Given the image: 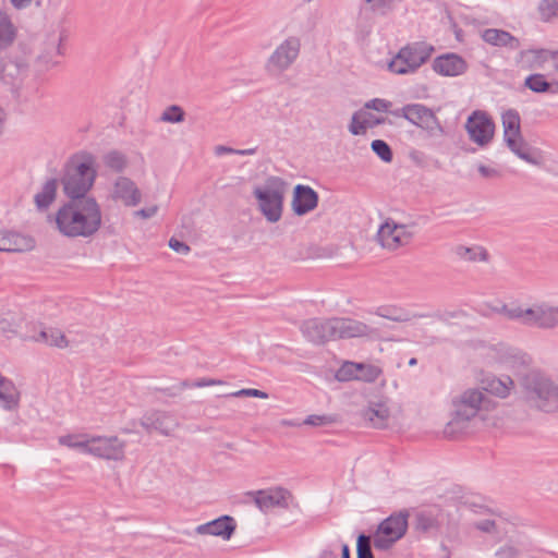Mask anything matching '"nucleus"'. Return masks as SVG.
Returning <instances> with one entry per match:
<instances>
[{
  "label": "nucleus",
  "instance_id": "obj_1",
  "mask_svg": "<svg viewBox=\"0 0 558 558\" xmlns=\"http://www.w3.org/2000/svg\"><path fill=\"white\" fill-rule=\"evenodd\" d=\"M58 231L68 238H90L101 227L102 215L95 198L69 199L56 213Z\"/></svg>",
  "mask_w": 558,
  "mask_h": 558
},
{
  "label": "nucleus",
  "instance_id": "obj_2",
  "mask_svg": "<svg viewBox=\"0 0 558 558\" xmlns=\"http://www.w3.org/2000/svg\"><path fill=\"white\" fill-rule=\"evenodd\" d=\"M97 178L96 157L86 150L73 154L64 163L60 182L69 199L94 198L87 193Z\"/></svg>",
  "mask_w": 558,
  "mask_h": 558
},
{
  "label": "nucleus",
  "instance_id": "obj_3",
  "mask_svg": "<svg viewBox=\"0 0 558 558\" xmlns=\"http://www.w3.org/2000/svg\"><path fill=\"white\" fill-rule=\"evenodd\" d=\"M526 401L539 411L551 413L558 409V386L539 372H530L522 378Z\"/></svg>",
  "mask_w": 558,
  "mask_h": 558
},
{
  "label": "nucleus",
  "instance_id": "obj_4",
  "mask_svg": "<svg viewBox=\"0 0 558 558\" xmlns=\"http://www.w3.org/2000/svg\"><path fill=\"white\" fill-rule=\"evenodd\" d=\"M485 400L480 389H468L458 399L453 400V416L447 423L444 434L449 438H457L464 433L468 423L477 415Z\"/></svg>",
  "mask_w": 558,
  "mask_h": 558
},
{
  "label": "nucleus",
  "instance_id": "obj_5",
  "mask_svg": "<svg viewBox=\"0 0 558 558\" xmlns=\"http://www.w3.org/2000/svg\"><path fill=\"white\" fill-rule=\"evenodd\" d=\"M409 510L401 509L384 519L373 535L375 549L380 551L390 550L398 541L403 538L409 529Z\"/></svg>",
  "mask_w": 558,
  "mask_h": 558
},
{
  "label": "nucleus",
  "instance_id": "obj_6",
  "mask_svg": "<svg viewBox=\"0 0 558 558\" xmlns=\"http://www.w3.org/2000/svg\"><path fill=\"white\" fill-rule=\"evenodd\" d=\"M434 48L425 43H412L402 47L388 62V70L398 75L415 73L426 63Z\"/></svg>",
  "mask_w": 558,
  "mask_h": 558
},
{
  "label": "nucleus",
  "instance_id": "obj_7",
  "mask_svg": "<svg viewBox=\"0 0 558 558\" xmlns=\"http://www.w3.org/2000/svg\"><path fill=\"white\" fill-rule=\"evenodd\" d=\"M283 193V181L274 177L267 180L265 186H256L253 191L259 210L269 222H277L281 218Z\"/></svg>",
  "mask_w": 558,
  "mask_h": 558
},
{
  "label": "nucleus",
  "instance_id": "obj_8",
  "mask_svg": "<svg viewBox=\"0 0 558 558\" xmlns=\"http://www.w3.org/2000/svg\"><path fill=\"white\" fill-rule=\"evenodd\" d=\"M501 120L504 126V140L510 150L522 160L532 165H538V158L531 153V149L521 136V119L519 112L515 109H509L502 113Z\"/></svg>",
  "mask_w": 558,
  "mask_h": 558
},
{
  "label": "nucleus",
  "instance_id": "obj_9",
  "mask_svg": "<svg viewBox=\"0 0 558 558\" xmlns=\"http://www.w3.org/2000/svg\"><path fill=\"white\" fill-rule=\"evenodd\" d=\"M82 450L106 460H121L124 457V442L118 437H93L81 441Z\"/></svg>",
  "mask_w": 558,
  "mask_h": 558
},
{
  "label": "nucleus",
  "instance_id": "obj_10",
  "mask_svg": "<svg viewBox=\"0 0 558 558\" xmlns=\"http://www.w3.org/2000/svg\"><path fill=\"white\" fill-rule=\"evenodd\" d=\"M301 50V40L296 36L284 39L270 54L266 68L270 72H283L298 59Z\"/></svg>",
  "mask_w": 558,
  "mask_h": 558
},
{
  "label": "nucleus",
  "instance_id": "obj_11",
  "mask_svg": "<svg viewBox=\"0 0 558 558\" xmlns=\"http://www.w3.org/2000/svg\"><path fill=\"white\" fill-rule=\"evenodd\" d=\"M413 235L414 233L407 225H399L393 220H387L378 229L376 238L384 248L396 251L408 245L412 241Z\"/></svg>",
  "mask_w": 558,
  "mask_h": 558
},
{
  "label": "nucleus",
  "instance_id": "obj_12",
  "mask_svg": "<svg viewBox=\"0 0 558 558\" xmlns=\"http://www.w3.org/2000/svg\"><path fill=\"white\" fill-rule=\"evenodd\" d=\"M246 495L253 499L255 506L264 513L272 508L288 509L289 500L293 498L291 492L284 487L277 486L268 489L247 492Z\"/></svg>",
  "mask_w": 558,
  "mask_h": 558
},
{
  "label": "nucleus",
  "instance_id": "obj_13",
  "mask_svg": "<svg viewBox=\"0 0 558 558\" xmlns=\"http://www.w3.org/2000/svg\"><path fill=\"white\" fill-rule=\"evenodd\" d=\"M335 319L332 318H310L304 320L300 330L303 337L316 345L325 344L336 340Z\"/></svg>",
  "mask_w": 558,
  "mask_h": 558
},
{
  "label": "nucleus",
  "instance_id": "obj_14",
  "mask_svg": "<svg viewBox=\"0 0 558 558\" xmlns=\"http://www.w3.org/2000/svg\"><path fill=\"white\" fill-rule=\"evenodd\" d=\"M465 129L470 138L478 146L488 145L494 136L495 124L484 111H474L466 120Z\"/></svg>",
  "mask_w": 558,
  "mask_h": 558
},
{
  "label": "nucleus",
  "instance_id": "obj_15",
  "mask_svg": "<svg viewBox=\"0 0 558 558\" xmlns=\"http://www.w3.org/2000/svg\"><path fill=\"white\" fill-rule=\"evenodd\" d=\"M444 519V510L439 506H432L415 512L413 526L420 533H436L439 532Z\"/></svg>",
  "mask_w": 558,
  "mask_h": 558
},
{
  "label": "nucleus",
  "instance_id": "obj_16",
  "mask_svg": "<svg viewBox=\"0 0 558 558\" xmlns=\"http://www.w3.org/2000/svg\"><path fill=\"white\" fill-rule=\"evenodd\" d=\"M292 210L296 216H304L318 205V193L308 185L298 184L293 189Z\"/></svg>",
  "mask_w": 558,
  "mask_h": 558
},
{
  "label": "nucleus",
  "instance_id": "obj_17",
  "mask_svg": "<svg viewBox=\"0 0 558 558\" xmlns=\"http://www.w3.org/2000/svg\"><path fill=\"white\" fill-rule=\"evenodd\" d=\"M235 530L236 521L229 514L220 515L219 518L196 527V532L198 534L218 536L225 541H229L233 536Z\"/></svg>",
  "mask_w": 558,
  "mask_h": 558
},
{
  "label": "nucleus",
  "instance_id": "obj_18",
  "mask_svg": "<svg viewBox=\"0 0 558 558\" xmlns=\"http://www.w3.org/2000/svg\"><path fill=\"white\" fill-rule=\"evenodd\" d=\"M433 70L442 76H458L468 70L466 61L457 53H446L434 59Z\"/></svg>",
  "mask_w": 558,
  "mask_h": 558
},
{
  "label": "nucleus",
  "instance_id": "obj_19",
  "mask_svg": "<svg viewBox=\"0 0 558 558\" xmlns=\"http://www.w3.org/2000/svg\"><path fill=\"white\" fill-rule=\"evenodd\" d=\"M336 340L369 336L374 330L363 322L349 317H333Z\"/></svg>",
  "mask_w": 558,
  "mask_h": 558
},
{
  "label": "nucleus",
  "instance_id": "obj_20",
  "mask_svg": "<svg viewBox=\"0 0 558 558\" xmlns=\"http://www.w3.org/2000/svg\"><path fill=\"white\" fill-rule=\"evenodd\" d=\"M112 198L121 201L128 207H134L141 203L142 194L134 181L119 177L113 184Z\"/></svg>",
  "mask_w": 558,
  "mask_h": 558
},
{
  "label": "nucleus",
  "instance_id": "obj_21",
  "mask_svg": "<svg viewBox=\"0 0 558 558\" xmlns=\"http://www.w3.org/2000/svg\"><path fill=\"white\" fill-rule=\"evenodd\" d=\"M531 327L553 329L558 326V306L547 303L534 304Z\"/></svg>",
  "mask_w": 558,
  "mask_h": 558
},
{
  "label": "nucleus",
  "instance_id": "obj_22",
  "mask_svg": "<svg viewBox=\"0 0 558 558\" xmlns=\"http://www.w3.org/2000/svg\"><path fill=\"white\" fill-rule=\"evenodd\" d=\"M141 426L150 434L156 430L168 436L173 429V420L171 415L162 411H154L145 414L140 422Z\"/></svg>",
  "mask_w": 558,
  "mask_h": 558
},
{
  "label": "nucleus",
  "instance_id": "obj_23",
  "mask_svg": "<svg viewBox=\"0 0 558 558\" xmlns=\"http://www.w3.org/2000/svg\"><path fill=\"white\" fill-rule=\"evenodd\" d=\"M482 39L495 47H505L511 50L520 48V40L504 29L486 28L482 32Z\"/></svg>",
  "mask_w": 558,
  "mask_h": 558
},
{
  "label": "nucleus",
  "instance_id": "obj_24",
  "mask_svg": "<svg viewBox=\"0 0 558 558\" xmlns=\"http://www.w3.org/2000/svg\"><path fill=\"white\" fill-rule=\"evenodd\" d=\"M17 27L5 11H0V54H7L17 38Z\"/></svg>",
  "mask_w": 558,
  "mask_h": 558
},
{
  "label": "nucleus",
  "instance_id": "obj_25",
  "mask_svg": "<svg viewBox=\"0 0 558 558\" xmlns=\"http://www.w3.org/2000/svg\"><path fill=\"white\" fill-rule=\"evenodd\" d=\"M34 246V240L16 232H0V252H22L31 250Z\"/></svg>",
  "mask_w": 558,
  "mask_h": 558
},
{
  "label": "nucleus",
  "instance_id": "obj_26",
  "mask_svg": "<svg viewBox=\"0 0 558 558\" xmlns=\"http://www.w3.org/2000/svg\"><path fill=\"white\" fill-rule=\"evenodd\" d=\"M20 404V391L15 387L14 383L4 377L0 373V405L7 411H13L19 408Z\"/></svg>",
  "mask_w": 558,
  "mask_h": 558
},
{
  "label": "nucleus",
  "instance_id": "obj_27",
  "mask_svg": "<svg viewBox=\"0 0 558 558\" xmlns=\"http://www.w3.org/2000/svg\"><path fill=\"white\" fill-rule=\"evenodd\" d=\"M59 180L56 178L48 179L41 186L40 191L34 195V203L39 211L47 210L57 197Z\"/></svg>",
  "mask_w": 558,
  "mask_h": 558
},
{
  "label": "nucleus",
  "instance_id": "obj_28",
  "mask_svg": "<svg viewBox=\"0 0 558 558\" xmlns=\"http://www.w3.org/2000/svg\"><path fill=\"white\" fill-rule=\"evenodd\" d=\"M482 384L485 391L499 398H507L510 395L511 389L514 387V383L510 376L487 377L482 381Z\"/></svg>",
  "mask_w": 558,
  "mask_h": 558
},
{
  "label": "nucleus",
  "instance_id": "obj_29",
  "mask_svg": "<svg viewBox=\"0 0 558 558\" xmlns=\"http://www.w3.org/2000/svg\"><path fill=\"white\" fill-rule=\"evenodd\" d=\"M433 113L430 109L421 104L405 105L404 107L392 111L396 117H402L415 125L422 124Z\"/></svg>",
  "mask_w": 558,
  "mask_h": 558
},
{
  "label": "nucleus",
  "instance_id": "obj_30",
  "mask_svg": "<svg viewBox=\"0 0 558 558\" xmlns=\"http://www.w3.org/2000/svg\"><path fill=\"white\" fill-rule=\"evenodd\" d=\"M453 253L459 259L464 262L488 260V252L480 245L469 247L460 244L453 247Z\"/></svg>",
  "mask_w": 558,
  "mask_h": 558
},
{
  "label": "nucleus",
  "instance_id": "obj_31",
  "mask_svg": "<svg viewBox=\"0 0 558 558\" xmlns=\"http://www.w3.org/2000/svg\"><path fill=\"white\" fill-rule=\"evenodd\" d=\"M524 86L536 94H555L558 92V88H554L553 84L549 83L545 75L541 73H534L526 76L524 80Z\"/></svg>",
  "mask_w": 558,
  "mask_h": 558
},
{
  "label": "nucleus",
  "instance_id": "obj_32",
  "mask_svg": "<svg viewBox=\"0 0 558 558\" xmlns=\"http://www.w3.org/2000/svg\"><path fill=\"white\" fill-rule=\"evenodd\" d=\"M499 313H502L507 316V318L511 320L520 322L521 324L531 327V320H532V306L527 308H523L522 306H513L509 307L508 305H502L500 310H498Z\"/></svg>",
  "mask_w": 558,
  "mask_h": 558
},
{
  "label": "nucleus",
  "instance_id": "obj_33",
  "mask_svg": "<svg viewBox=\"0 0 558 558\" xmlns=\"http://www.w3.org/2000/svg\"><path fill=\"white\" fill-rule=\"evenodd\" d=\"M22 317L12 311L0 312V332L17 333L21 326Z\"/></svg>",
  "mask_w": 558,
  "mask_h": 558
},
{
  "label": "nucleus",
  "instance_id": "obj_34",
  "mask_svg": "<svg viewBox=\"0 0 558 558\" xmlns=\"http://www.w3.org/2000/svg\"><path fill=\"white\" fill-rule=\"evenodd\" d=\"M104 163L114 172H122L128 166L126 156L119 150H110L104 156Z\"/></svg>",
  "mask_w": 558,
  "mask_h": 558
},
{
  "label": "nucleus",
  "instance_id": "obj_35",
  "mask_svg": "<svg viewBox=\"0 0 558 558\" xmlns=\"http://www.w3.org/2000/svg\"><path fill=\"white\" fill-rule=\"evenodd\" d=\"M360 368H362L360 363L347 361L336 372V378L339 381L359 380Z\"/></svg>",
  "mask_w": 558,
  "mask_h": 558
},
{
  "label": "nucleus",
  "instance_id": "obj_36",
  "mask_svg": "<svg viewBox=\"0 0 558 558\" xmlns=\"http://www.w3.org/2000/svg\"><path fill=\"white\" fill-rule=\"evenodd\" d=\"M369 4V10L380 16H385L392 12L396 4L401 0H365Z\"/></svg>",
  "mask_w": 558,
  "mask_h": 558
},
{
  "label": "nucleus",
  "instance_id": "obj_37",
  "mask_svg": "<svg viewBox=\"0 0 558 558\" xmlns=\"http://www.w3.org/2000/svg\"><path fill=\"white\" fill-rule=\"evenodd\" d=\"M541 20L549 22L558 16V0H541L537 7Z\"/></svg>",
  "mask_w": 558,
  "mask_h": 558
},
{
  "label": "nucleus",
  "instance_id": "obj_38",
  "mask_svg": "<svg viewBox=\"0 0 558 558\" xmlns=\"http://www.w3.org/2000/svg\"><path fill=\"white\" fill-rule=\"evenodd\" d=\"M185 119V112L179 105L168 106L160 116V121L168 123H181Z\"/></svg>",
  "mask_w": 558,
  "mask_h": 558
},
{
  "label": "nucleus",
  "instance_id": "obj_39",
  "mask_svg": "<svg viewBox=\"0 0 558 558\" xmlns=\"http://www.w3.org/2000/svg\"><path fill=\"white\" fill-rule=\"evenodd\" d=\"M356 555L357 558H374L372 551V537L361 533L356 539Z\"/></svg>",
  "mask_w": 558,
  "mask_h": 558
},
{
  "label": "nucleus",
  "instance_id": "obj_40",
  "mask_svg": "<svg viewBox=\"0 0 558 558\" xmlns=\"http://www.w3.org/2000/svg\"><path fill=\"white\" fill-rule=\"evenodd\" d=\"M418 126L425 130L430 137H440L445 133L434 112Z\"/></svg>",
  "mask_w": 558,
  "mask_h": 558
},
{
  "label": "nucleus",
  "instance_id": "obj_41",
  "mask_svg": "<svg viewBox=\"0 0 558 558\" xmlns=\"http://www.w3.org/2000/svg\"><path fill=\"white\" fill-rule=\"evenodd\" d=\"M372 150L385 162H390L393 158L390 146L383 140H374L371 143Z\"/></svg>",
  "mask_w": 558,
  "mask_h": 558
},
{
  "label": "nucleus",
  "instance_id": "obj_42",
  "mask_svg": "<svg viewBox=\"0 0 558 558\" xmlns=\"http://www.w3.org/2000/svg\"><path fill=\"white\" fill-rule=\"evenodd\" d=\"M553 52L554 51H549L547 49H529L523 51L522 54L531 57V62L533 65L542 66L548 59H551Z\"/></svg>",
  "mask_w": 558,
  "mask_h": 558
},
{
  "label": "nucleus",
  "instance_id": "obj_43",
  "mask_svg": "<svg viewBox=\"0 0 558 558\" xmlns=\"http://www.w3.org/2000/svg\"><path fill=\"white\" fill-rule=\"evenodd\" d=\"M362 368L359 369V380L373 383L375 381L381 374V371L379 367L372 365V364H365L360 363Z\"/></svg>",
  "mask_w": 558,
  "mask_h": 558
},
{
  "label": "nucleus",
  "instance_id": "obj_44",
  "mask_svg": "<svg viewBox=\"0 0 558 558\" xmlns=\"http://www.w3.org/2000/svg\"><path fill=\"white\" fill-rule=\"evenodd\" d=\"M376 314L392 322L401 323L410 320V316L407 313L402 311L397 312V310L393 308L379 307Z\"/></svg>",
  "mask_w": 558,
  "mask_h": 558
},
{
  "label": "nucleus",
  "instance_id": "obj_45",
  "mask_svg": "<svg viewBox=\"0 0 558 558\" xmlns=\"http://www.w3.org/2000/svg\"><path fill=\"white\" fill-rule=\"evenodd\" d=\"M48 345L59 349L68 348L69 341L65 335L58 328L49 327V342Z\"/></svg>",
  "mask_w": 558,
  "mask_h": 558
},
{
  "label": "nucleus",
  "instance_id": "obj_46",
  "mask_svg": "<svg viewBox=\"0 0 558 558\" xmlns=\"http://www.w3.org/2000/svg\"><path fill=\"white\" fill-rule=\"evenodd\" d=\"M222 397H225V398L253 397V398H259V399H267L268 393L263 390L255 389V388H243V389L234 391V392L226 393Z\"/></svg>",
  "mask_w": 558,
  "mask_h": 558
},
{
  "label": "nucleus",
  "instance_id": "obj_47",
  "mask_svg": "<svg viewBox=\"0 0 558 558\" xmlns=\"http://www.w3.org/2000/svg\"><path fill=\"white\" fill-rule=\"evenodd\" d=\"M349 131L351 132L352 135H362L366 133V126L364 123L362 110H359L353 113L351 123L349 125Z\"/></svg>",
  "mask_w": 558,
  "mask_h": 558
},
{
  "label": "nucleus",
  "instance_id": "obj_48",
  "mask_svg": "<svg viewBox=\"0 0 558 558\" xmlns=\"http://www.w3.org/2000/svg\"><path fill=\"white\" fill-rule=\"evenodd\" d=\"M366 416L376 427H383L385 425V421L388 417L387 409H368L366 412Z\"/></svg>",
  "mask_w": 558,
  "mask_h": 558
},
{
  "label": "nucleus",
  "instance_id": "obj_49",
  "mask_svg": "<svg viewBox=\"0 0 558 558\" xmlns=\"http://www.w3.org/2000/svg\"><path fill=\"white\" fill-rule=\"evenodd\" d=\"M10 62L11 61L7 54H0V81L5 84H11L15 80V75L13 73L7 72Z\"/></svg>",
  "mask_w": 558,
  "mask_h": 558
},
{
  "label": "nucleus",
  "instance_id": "obj_50",
  "mask_svg": "<svg viewBox=\"0 0 558 558\" xmlns=\"http://www.w3.org/2000/svg\"><path fill=\"white\" fill-rule=\"evenodd\" d=\"M390 107H391V102L386 99H381V98L371 99L367 102H365V105H364L365 109H371V110H375L378 112H387V111H389Z\"/></svg>",
  "mask_w": 558,
  "mask_h": 558
},
{
  "label": "nucleus",
  "instance_id": "obj_51",
  "mask_svg": "<svg viewBox=\"0 0 558 558\" xmlns=\"http://www.w3.org/2000/svg\"><path fill=\"white\" fill-rule=\"evenodd\" d=\"M333 422H335V420L331 416L318 415V414L308 415L304 420L305 425H311V426H315V427L329 425V424H332Z\"/></svg>",
  "mask_w": 558,
  "mask_h": 558
},
{
  "label": "nucleus",
  "instance_id": "obj_52",
  "mask_svg": "<svg viewBox=\"0 0 558 558\" xmlns=\"http://www.w3.org/2000/svg\"><path fill=\"white\" fill-rule=\"evenodd\" d=\"M38 328L37 335L25 337V339L33 340L35 342H43L48 344L49 342V328L44 327L43 324L34 325V329Z\"/></svg>",
  "mask_w": 558,
  "mask_h": 558
},
{
  "label": "nucleus",
  "instance_id": "obj_53",
  "mask_svg": "<svg viewBox=\"0 0 558 558\" xmlns=\"http://www.w3.org/2000/svg\"><path fill=\"white\" fill-rule=\"evenodd\" d=\"M362 114H363V118H364V123H365V126H366V130L367 129H373L379 124H384L386 122V118L385 117H376L374 116L373 113L368 112V111H364L362 110Z\"/></svg>",
  "mask_w": 558,
  "mask_h": 558
},
{
  "label": "nucleus",
  "instance_id": "obj_54",
  "mask_svg": "<svg viewBox=\"0 0 558 558\" xmlns=\"http://www.w3.org/2000/svg\"><path fill=\"white\" fill-rule=\"evenodd\" d=\"M9 1L15 10H25V9L29 8L33 3L35 4L36 8L43 7V0H9Z\"/></svg>",
  "mask_w": 558,
  "mask_h": 558
},
{
  "label": "nucleus",
  "instance_id": "obj_55",
  "mask_svg": "<svg viewBox=\"0 0 558 558\" xmlns=\"http://www.w3.org/2000/svg\"><path fill=\"white\" fill-rule=\"evenodd\" d=\"M169 246L174 252L183 254V255L187 254L191 251L190 246L185 242L180 241L175 238H171L169 240Z\"/></svg>",
  "mask_w": 558,
  "mask_h": 558
},
{
  "label": "nucleus",
  "instance_id": "obj_56",
  "mask_svg": "<svg viewBox=\"0 0 558 558\" xmlns=\"http://www.w3.org/2000/svg\"><path fill=\"white\" fill-rule=\"evenodd\" d=\"M225 381L221 379H215V378H199L192 383L193 388H203V387H209V386H220L223 385Z\"/></svg>",
  "mask_w": 558,
  "mask_h": 558
},
{
  "label": "nucleus",
  "instance_id": "obj_57",
  "mask_svg": "<svg viewBox=\"0 0 558 558\" xmlns=\"http://www.w3.org/2000/svg\"><path fill=\"white\" fill-rule=\"evenodd\" d=\"M495 555L498 558H515L517 549L512 546H504L500 547Z\"/></svg>",
  "mask_w": 558,
  "mask_h": 558
},
{
  "label": "nucleus",
  "instance_id": "obj_58",
  "mask_svg": "<svg viewBox=\"0 0 558 558\" xmlns=\"http://www.w3.org/2000/svg\"><path fill=\"white\" fill-rule=\"evenodd\" d=\"M475 527L482 532L490 533L495 531L496 523L494 520H482L475 524Z\"/></svg>",
  "mask_w": 558,
  "mask_h": 558
},
{
  "label": "nucleus",
  "instance_id": "obj_59",
  "mask_svg": "<svg viewBox=\"0 0 558 558\" xmlns=\"http://www.w3.org/2000/svg\"><path fill=\"white\" fill-rule=\"evenodd\" d=\"M480 174L484 178H493L498 175V171L494 168H489L485 165H480L477 168Z\"/></svg>",
  "mask_w": 558,
  "mask_h": 558
},
{
  "label": "nucleus",
  "instance_id": "obj_60",
  "mask_svg": "<svg viewBox=\"0 0 558 558\" xmlns=\"http://www.w3.org/2000/svg\"><path fill=\"white\" fill-rule=\"evenodd\" d=\"M73 439H74V436L66 435V436L60 437L59 442L61 445H64V446L71 447V448H81L82 449V446L80 445L81 441L74 442Z\"/></svg>",
  "mask_w": 558,
  "mask_h": 558
},
{
  "label": "nucleus",
  "instance_id": "obj_61",
  "mask_svg": "<svg viewBox=\"0 0 558 558\" xmlns=\"http://www.w3.org/2000/svg\"><path fill=\"white\" fill-rule=\"evenodd\" d=\"M157 210H158L157 206H151V207H148V208H142V209L137 210L136 215L141 216L144 219H147V218H150V217L155 216Z\"/></svg>",
  "mask_w": 558,
  "mask_h": 558
},
{
  "label": "nucleus",
  "instance_id": "obj_62",
  "mask_svg": "<svg viewBox=\"0 0 558 558\" xmlns=\"http://www.w3.org/2000/svg\"><path fill=\"white\" fill-rule=\"evenodd\" d=\"M156 391L162 392L169 397H175L179 395L177 386L174 387H167V388H156Z\"/></svg>",
  "mask_w": 558,
  "mask_h": 558
},
{
  "label": "nucleus",
  "instance_id": "obj_63",
  "mask_svg": "<svg viewBox=\"0 0 558 558\" xmlns=\"http://www.w3.org/2000/svg\"><path fill=\"white\" fill-rule=\"evenodd\" d=\"M256 151H257V147L247 148V149H236V155L250 156V155L256 154Z\"/></svg>",
  "mask_w": 558,
  "mask_h": 558
},
{
  "label": "nucleus",
  "instance_id": "obj_64",
  "mask_svg": "<svg viewBox=\"0 0 558 558\" xmlns=\"http://www.w3.org/2000/svg\"><path fill=\"white\" fill-rule=\"evenodd\" d=\"M341 558H351L350 548L347 544H343L341 546Z\"/></svg>",
  "mask_w": 558,
  "mask_h": 558
}]
</instances>
